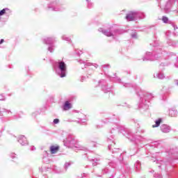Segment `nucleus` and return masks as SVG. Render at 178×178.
<instances>
[{"mask_svg":"<svg viewBox=\"0 0 178 178\" xmlns=\"http://www.w3.org/2000/svg\"><path fill=\"white\" fill-rule=\"evenodd\" d=\"M91 65H92V64L89 63L87 64V66H91Z\"/></svg>","mask_w":178,"mask_h":178,"instance_id":"25","label":"nucleus"},{"mask_svg":"<svg viewBox=\"0 0 178 178\" xmlns=\"http://www.w3.org/2000/svg\"><path fill=\"white\" fill-rule=\"evenodd\" d=\"M65 166H69V163H65Z\"/></svg>","mask_w":178,"mask_h":178,"instance_id":"29","label":"nucleus"},{"mask_svg":"<svg viewBox=\"0 0 178 178\" xmlns=\"http://www.w3.org/2000/svg\"><path fill=\"white\" fill-rule=\"evenodd\" d=\"M18 142L21 145H27V139L24 136H20L18 140Z\"/></svg>","mask_w":178,"mask_h":178,"instance_id":"6","label":"nucleus"},{"mask_svg":"<svg viewBox=\"0 0 178 178\" xmlns=\"http://www.w3.org/2000/svg\"><path fill=\"white\" fill-rule=\"evenodd\" d=\"M162 177L161 175H159L158 177H156V178H161Z\"/></svg>","mask_w":178,"mask_h":178,"instance_id":"28","label":"nucleus"},{"mask_svg":"<svg viewBox=\"0 0 178 178\" xmlns=\"http://www.w3.org/2000/svg\"><path fill=\"white\" fill-rule=\"evenodd\" d=\"M137 16H138V14L135 12H131L126 16V19L128 22H133V20H136L137 19Z\"/></svg>","mask_w":178,"mask_h":178,"instance_id":"3","label":"nucleus"},{"mask_svg":"<svg viewBox=\"0 0 178 178\" xmlns=\"http://www.w3.org/2000/svg\"><path fill=\"white\" fill-rule=\"evenodd\" d=\"M175 84L178 86V80H175Z\"/></svg>","mask_w":178,"mask_h":178,"instance_id":"23","label":"nucleus"},{"mask_svg":"<svg viewBox=\"0 0 178 178\" xmlns=\"http://www.w3.org/2000/svg\"><path fill=\"white\" fill-rule=\"evenodd\" d=\"M6 10H8V8H4L1 10H0V16H3L5 13H6Z\"/></svg>","mask_w":178,"mask_h":178,"instance_id":"15","label":"nucleus"},{"mask_svg":"<svg viewBox=\"0 0 178 178\" xmlns=\"http://www.w3.org/2000/svg\"><path fill=\"white\" fill-rule=\"evenodd\" d=\"M49 51L50 52H52V51H53V49H52V47H49Z\"/></svg>","mask_w":178,"mask_h":178,"instance_id":"20","label":"nucleus"},{"mask_svg":"<svg viewBox=\"0 0 178 178\" xmlns=\"http://www.w3.org/2000/svg\"><path fill=\"white\" fill-rule=\"evenodd\" d=\"M161 130L162 133H170V127L169 125L163 124L161 126Z\"/></svg>","mask_w":178,"mask_h":178,"instance_id":"5","label":"nucleus"},{"mask_svg":"<svg viewBox=\"0 0 178 178\" xmlns=\"http://www.w3.org/2000/svg\"><path fill=\"white\" fill-rule=\"evenodd\" d=\"M64 144L67 147L74 148L75 151H79V149H84V147L79 145L77 140L72 137H69L67 140H64Z\"/></svg>","mask_w":178,"mask_h":178,"instance_id":"1","label":"nucleus"},{"mask_svg":"<svg viewBox=\"0 0 178 178\" xmlns=\"http://www.w3.org/2000/svg\"><path fill=\"white\" fill-rule=\"evenodd\" d=\"M45 41H46V44H51L54 42V40H52V38H47L45 40Z\"/></svg>","mask_w":178,"mask_h":178,"instance_id":"14","label":"nucleus"},{"mask_svg":"<svg viewBox=\"0 0 178 178\" xmlns=\"http://www.w3.org/2000/svg\"><path fill=\"white\" fill-rule=\"evenodd\" d=\"M31 149L32 151H34V149H35V147L33 146Z\"/></svg>","mask_w":178,"mask_h":178,"instance_id":"24","label":"nucleus"},{"mask_svg":"<svg viewBox=\"0 0 178 178\" xmlns=\"http://www.w3.org/2000/svg\"><path fill=\"white\" fill-rule=\"evenodd\" d=\"M109 149H111V147L108 146Z\"/></svg>","mask_w":178,"mask_h":178,"instance_id":"31","label":"nucleus"},{"mask_svg":"<svg viewBox=\"0 0 178 178\" xmlns=\"http://www.w3.org/2000/svg\"><path fill=\"white\" fill-rule=\"evenodd\" d=\"M154 77L162 80L163 79H165V75L162 73H156L154 74Z\"/></svg>","mask_w":178,"mask_h":178,"instance_id":"9","label":"nucleus"},{"mask_svg":"<svg viewBox=\"0 0 178 178\" xmlns=\"http://www.w3.org/2000/svg\"><path fill=\"white\" fill-rule=\"evenodd\" d=\"M16 156V154H13L11 156H12V158H16V156Z\"/></svg>","mask_w":178,"mask_h":178,"instance_id":"21","label":"nucleus"},{"mask_svg":"<svg viewBox=\"0 0 178 178\" xmlns=\"http://www.w3.org/2000/svg\"><path fill=\"white\" fill-rule=\"evenodd\" d=\"M162 22H163V23H168L169 22V19L166 17H163Z\"/></svg>","mask_w":178,"mask_h":178,"instance_id":"16","label":"nucleus"},{"mask_svg":"<svg viewBox=\"0 0 178 178\" xmlns=\"http://www.w3.org/2000/svg\"><path fill=\"white\" fill-rule=\"evenodd\" d=\"M62 39H63V40H65V41H70V38L66 37V35H63V36L62 37Z\"/></svg>","mask_w":178,"mask_h":178,"instance_id":"17","label":"nucleus"},{"mask_svg":"<svg viewBox=\"0 0 178 178\" xmlns=\"http://www.w3.org/2000/svg\"><path fill=\"white\" fill-rule=\"evenodd\" d=\"M72 108V104L69 102V101H66L63 106L64 111H69Z\"/></svg>","mask_w":178,"mask_h":178,"instance_id":"8","label":"nucleus"},{"mask_svg":"<svg viewBox=\"0 0 178 178\" xmlns=\"http://www.w3.org/2000/svg\"><path fill=\"white\" fill-rule=\"evenodd\" d=\"M162 122L161 119H159L156 120L155 123L156 124L152 125V127H159V126L161 124V122Z\"/></svg>","mask_w":178,"mask_h":178,"instance_id":"13","label":"nucleus"},{"mask_svg":"<svg viewBox=\"0 0 178 178\" xmlns=\"http://www.w3.org/2000/svg\"><path fill=\"white\" fill-rule=\"evenodd\" d=\"M170 115L172 117L177 116V111H176V110H170Z\"/></svg>","mask_w":178,"mask_h":178,"instance_id":"12","label":"nucleus"},{"mask_svg":"<svg viewBox=\"0 0 178 178\" xmlns=\"http://www.w3.org/2000/svg\"><path fill=\"white\" fill-rule=\"evenodd\" d=\"M146 58H143V60H154V58H151V54L149 52L146 53Z\"/></svg>","mask_w":178,"mask_h":178,"instance_id":"11","label":"nucleus"},{"mask_svg":"<svg viewBox=\"0 0 178 178\" xmlns=\"http://www.w3.org/2000/svg\"><path fill=\"white\" fill-rule=\"evenodd\" d=\"M53 122H54V124H58V123H59V119L56 118L54 120Z\"/></svg>","mask_w":178,"mask_h":178,"instance_id":"18","label":"nucleus"},{"mask_svg":"<svg viewBox=\"0 0 178 178\" xmlns=\"http://www.w3.org/2000/svg\"><path fill=\"white\" fill-rule=\"evenodd\" d=\"M94 166L97 165V163H93Z\"/></svg>","mask_w":178,"mask_h":178,"instance_id":"30","label":"nucleus"},{"mask_svg":"<svg viewBox=\"0 0 178 178\" xmlns=\"http://www.w3.org/2000/svg\"><path fill=\"white\" fill-rule=\"evenodd\" d=\"M132 38H136V35H132Z\"/></svg>","mask_w":178,"mask_h":178,"instance_id":"27","label":"nucleus"},{"mask_svg":"<svg viewBox=\"0 0 178 178\" xmlns=\"http://www.w3.org/2000/svg\"><path fill=\"white\" fill-rule=\"evenodd\" d=\"M99 31H100V33H102L103 34H104V35H106L107 37H112V35H113V33L111 32V31L109 30H104L100 28L99 29Z\"/></svg>","mask_w":178,"mask_h":178,"instance_id":"4","label":"nucleus"},{"mask_svg":"<svg viewBox=\"0 0 178 178\" xmlns=\"http://www.w3.org/2000/svg\"><path fill=\"white\" fill-rule=\"evenodd\" d=\"M58 149H59L58 147L51 146L50 147V151H51V154H56V152H58Z\"/></svg>","mask_w":178,"mask_h":178,"instance_id":"10","label":"nucleus"},{"mask_svg":"<svg viewBox=\"0 0 178 178\" xmlns=\"http://www.w3.org/2000/svg\"><path fill=\"white\" fill-rule=\"evenodd\" d=\"M94 66H95V67H96V68L98 67V65H97V64H95Z\"/></svg>","mask_w":178,"mask_h":178,"instance_id":"26","label":"nucleus"},{"mask_svg":"<svg viewBox=\"0 0 178 178\" xmlns=\"http://www.w3.org/2000/svg\"><path fill=\"white\" fill-rule=\"evenodd\" d=\"M51 8H53V10H55L56 12H58L60 10L59 9V5L56 1H53L51 3Z\"/></svg>","mask_w":178,"mask_h":178,"instance_id":"7","label":"nucleus"},{"mask_svg":"<svg viewBox=\"0 0 178 178\" xmlns=\"http://www.w3.org/2000/svg\"><path fill=\"white\" fill-rule=\"evenodd\" d=\"M3 39H1V41H0V44H2L3 42Z\"/></svg>","mask_w":178,"mask_h":178,"instance_id":"22","label":"nucleus"},{"mask_svg":"<svg viewBox=\"0 0 178 178\" xmlns=\"http://www.w3.org/2000/svg\"><path fill=\"white\" fill-rule=\"evenodd\" d=\"M5 99V97L2 95H0V101H3Z\"/></svg>","mask_w":178,"mask_h":178,"instance_id":"19","label":"nucleus"},{"mask_svg":"<svg viewBox=\"0 0 178 178\" xmlns=\"http://www.w3.org/2000/svg\"><path fill=\"white\" fill-rule=\"evenodd\" d=\"M57 73L60 77H66V73L67 72V67L66 63L63 61H58L57 63Z\"/></svg>","mask_w":178,"mask_h":178,"instance_id":"2","label":"nucleus"}]
</instances>
